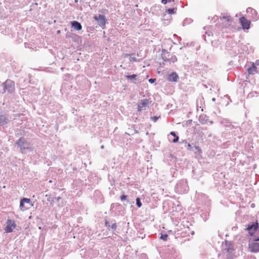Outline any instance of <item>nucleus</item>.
<instances>
[{
  "instance_id": "nucleus-1",
  "label": "nucleus",
  "mask_w": 259,
  "mask_h": 259,
  "mask_svg": "<svg viewBox=\"0 0 259 259\" xmlns=\"http://www.w3.org/2000/svg\"><path fill=\"white\" fill-rule=\"evenodd\" d=\"M6 226L5 228V231L7 233L12 232L17 227L16 222L14 220L8 219L6 221Z\"/></svg>"
},
{
  "instance_id": "nucleus-2",
  "label": "nucleus",
  "mask_w": 259,
  "mask_h": 259,
  "mask_svg": "<svg viewBox=\"0 0 259 259\" xmlns=\"http://www.w3.org/2000/svg\"><path fill=\"white\" fill-rule=\"evenodd\" d=\"M4 93L8 92L11 94L15 91V83L11 80H7L4 84Z\"/></svg>"
},
{
  "instance_id": "nucleus-3",
  "label": "nucleus",
  "mask_w": 259,
  "mask_h": 259,
  "mask_svg": "<svg viewBox=\"0 0 259 259\" xmlns=\"http://www.w3.org/2000/svg\"><path fill=\"white\" fill-rule=\"evenodd\" d=\"M152 101L150 99H144L141 100L138 104V111L139 112L146 109L150 104H151Z\"/></svg>"
},
{
  "instance_id": "nucleus-4",
  "label": "nucleus",
  "mask_w": 259,
  "mask_h": 259,
  "mask_svg": "<svg viewBox=\"0 0 259 259\" xmlns=\"http://www.w3.org/2000/svg\"><path fill=\"white\" fill-rule=\"evenodd\" d=\"M255 242H253L249 245V249L251 252H256L259 251V243L257 241H259V237H257Z\"/></svg>"
},
{
  "instance_id": "nucleus-5",
  "label": "nucleus",
  "mask_w": 259,
  "mask_h": 259,
  "mask_svg": "<svg viewBox=\"0 0 259 259\" xmlns=\"http://www.w3.org/2000/svg\"><path fill=\"white\" fill-rule=\"evenodd\" d=\"M239 22L243 29H248L250 28V21L245 17H242L239 19Z\"/></svg>"
},
{
  "instance_id": "nucleus-6",
  "label": "nucleus",
  "mask_w": 259,
  "mask_h": 259,
  "mask_svg": "<svg viewBox=\"0 0 259 259\" xmlns=\"http://www.w3.org/2000/svg\"><path fill=\"white\" fill-rule=\"evenodd\" d=\"M94 18L97 20L98 22L99 25L104 28L106 24V19L104 16L102 15H99V16H94Z\"/></svg>"
},
{
  "instance_id": "nucleus-7",
  "label": "nucleus",
  "mask_w": 259,
  "mask_h": 259,
  "mask_svg": "<svg viewBox=\"0 0 259 259\" xmlns=\"http://www.w3.org/2000/svg\"><path fill=\"white\" fill-rule=\"evenodd\" d=\"M179 79V76L176 72H172L167 76V80L169 81L177 82Z\"/></svg>"
},
{
  "instance_id": "nucleus-8",
  "label": "nucleus",
  "mask_w": 259,
  "mask_h": 259,
  "mask_svg": "<svg viewBox=\"0 0 259 259\" xmlns=\"http://www.w3.org/2000/svg\"><path fill=\"white\" fill-rule=\"evenodd\" d=\"M30 203V200L29 198H24L22 199L20 201V208L22 211H24L27 209V207L24 206L25 203L29 204Z\"/></svg>"
},
{
  "instance_id": "nucleus-9",
  "label": "nucleus",
  "mask_w": 259,
  "mask_h": 259,
  "mask_svg": "<svg viewBox=\"0 0 259 259\" xmlns=\"http://www.w3.org/2000/svg\"><path fill=\"white\" fill-rule=\"evenodd\" d=\"M71 26L72 27L76 30H80L82 28L81 25L76 21H72L71 22Z\"/></svg>"
},
{
  "instance_id": "nucleus-10",
  "label": "nucleus",
  "mask_w": 259,
  "mask_h": 259,
  "mask_svg": "<svg viewBox=\"0 0 259 259\" xmlns=\"http://www.w3.org/2000/svg\"><path fill=\"white\" fill-rule=\"evenodd\" d=\"M198 118L200 122L202 124L206 123L208 120L206 114H200Z\"/></svg>"
},
{
  "instance_id": "nucleus-11",
  "label": "nucleus",
  "mask_w": 259,
  "mask_h": 259,
  "mask_svg": "<svg viewBox=\"0 0 259 259\" xmlns=\"http://www.w3.org/2000/svg\"><path fill=\"white\" fill-rule=\"evenodd\" d=\"M248 74H254L257 72L256 67L254 63H252V65L247 70Z\"/></svg>"
},
{
  "instance_id": "nucleus-12",
  "label": "nucleus",
  "mask_w": 259,
  "mask_h": 259,
  "mask_svg": "<svg viewBox=\"0 0 259 259\" xmlns=\"http://www.w3.org/2000/svg\"><path fill=\"white\" fill-rule=\"evenodd\" d=\"M258 228V223L256 222L255 224H252L251 225H248L247 230L248 231H251L252 230L253 232L251 233L252 234L255 232V231L257 230Z\"/></svg>"
},
{
  "instance_id": "nucleus-13",
  "label": "nucleus",
  "mask_w": 259,
  "mask_h": 259,
  "mask_svg": "<svg viewBox=\"0 0 259 259\" xmlns=\"http://www.w3.org/2000/svg\"><path fill=\"white\" fill-rule=\"evenodd\" d=\"M220 19L224 21V22H230L232 21L231 17L228 15L220 17Z\"/></svg>"
},
{
  "instance_id": "nucleus-14",
  "label": "nucleus",
  "mask_w": 259,
  "mask_h": 259,
  "mask_svg": "<svg viewBox=\"0 0 259 259\" xmlns=\"http://www.w3.org/2000/svg\"><path fill=\"white\" fill-rule=\"evenodd\" d=\"M25 141L23 139H20L16 143V144L22 149L23 146H24Z\"/></svg>"
},
{
  "instance_id": "nucleus-15",
  "label": "nucleus",
  "mask_w": 259,
  "mask_h": 259,
  "mask_svg": "<svg viewBox=\"0 0 259 259\" xmlns=\"http://www.w3.org/2000/svg\"><path fill=\"white\" fill-rule=\"evenodd\" d=\"M0 122L3 124L7 123V118L4 115L0 114Z\"/></svg>"
},
{
  "instance_id": "nucleus-16",
  "label": "nucleus",
  "mask_w": 259,
  "mask_h": 259,
  "mask_svg": "<svg viewBox=\"0 0 259 259\" xmlns=\"http://www.w3.org/2000/svg\"><path fill=\"white\" fill-rule=\"evenodd\" d=\"M194 148H195V150H196V151H195V153L198 152L199 154L202 153V150L200 149V148L199 147L195 146L194 147Z\"/></svg>"
},
{
  "instance_id": "nucleus-17",
  "label": "nucleus",
  "mask_w": 259,
  "mask_h": 259,
  "mask_svg": "<svg viewBox=\"0 0 259 259\" xmlns=\"http://www.w3.org/2000/svg\"><path fill=\"white\" fill-rule=\"evenodd\" d=\"M136 77H137V75H136V74L129 75H126L125 76V77L128 79H135Z\"/></svg>"
},
{
  "instance_id": "nucleus-18",
  "label": "nucleus",
  "mask_w": 259,
  "mask_h": 259,
  "mask_svg": "<svg viewBox=\"0 0 259 259\" xmlns=\"http://www.w3.org/2000/svg\"><path fill=\"white\" fill-rule=\"evenodd\" d=\"M166 11L169 14H174L175 13V9H168L166 10Z\"/></svg>"
},
{
  "instance_id": "nucleus-19",
  "label": "nucleus",
  "mask_w": 259,
  "mask_h": 259,
  "mask_svg": "<svg viewBox=\"0 0 259 259\" xmlns=\"http://www.w3.org/2000/svg\"><path fill=\"white\" fill-rule=\"evenodd\" d=\"M136 204L138 207H141L142 206V203L140 201V199L139 198H137L136 199Z\"/></svg>"
},
{
  "instance_id": "nucleus-20",
  "label": "nucleus",
  "mask_w": 259,
  "mask_h": 259,
  "mask_svg": "<svg viewBox=\"0 0 259 259\" xmlns=\"http://www.w3.org/2000/svg\"><path fill=\"white\" fill-rule=\"evenodd\" d=\"M168 235L167 234L161 235L160 238L164 241H166L167 239Z\"/></svg>"
},
{
  "instance_id": "nucleus-21",
  "label": "nucleus",
  "mask_w": 259,
  "mask_h": 259,
  "mask_svg": "<svg viewBox=\"0 0 259 259\" xmlns=\"http://www.w3.org/2000/svg\"><path fill=\"white\" fill-rule=\"evenodd\" d=\"M160 117V116H155L153 117H151V119L154 121V122H156L158 119H159V118Z\"/></svg>"
},
{
  "instance_id": "nucleus-22",
  "label": "nucleus",
  "mask_w": 259,
  "mask_h": 259,
  "mask_svg": "<svg viewBox=\"0 0 259 259\" xmlns=\"http://www.w3.org/2000/svg\"><path fill=\"white\" fill-rule=\"evenodd\" d=\"M120 199L121 201L126 200L127 199V196L125 195H123L120 196Z\"/></svg>"
},
{
  "instance_id": "nucleus-23",
  "label": "nucleus",
  "mask_w": 259,
  "mask_h": 259,
  "mask_svg": "<svg viewBox=\"0 0 259 259\" xmlns=\"http://www.w3.org/2000/svg\"><path fill=\"white\" fill-rule=\"evenodd\" d=\"M179 139V137L177 136L176 137H174V139L172 140V142L173 143H176L178 141Z\"/></svg>"
},
{
  "instance_id": "nucleus-24",
  "label": "nucleus",
  "mask_w": 259,
  "mask_h": 259,
  "mask_svg": "<svg viewBox=\"0 0 259 259\" xmlns=\"http://www.w3.org/2000/svg\"><path fill=\"white\" fill-rule=\"evenodd\" d=\"M156 81L155 78H150L149 79V82L151 83H154Z\"/></svg>"
},
{
  "instance_id": "nucleus-25",
  "label": "nucleus",
  "mask_w": 259,
  "mask_h": 259,
  "mask_svg": "<svg viewBox=\"0 0 259 259\" xmlns=\"http://www.w3.org/2000/svg\"><path fill=\"white\" fill-rule=\"evenodd\" d=\"M170 0H168V2H170ZM168 2L167 0H161V3L163 4H166L167 2Z\"/></svg>"
},
{
  "instance_id": "nucleus-26",
  "label": "nucleus",
  "mask_w": 259,
  "mask_h": 259,
  "mask_svg": "<svg viewBox=\"0 0 259 259\" xmlns=\"http://www.w3.org/2000/svg\"><path fill=\"white\" fill-rule=\"evenodd\" d=\"M170 134L171 135H172V136H174V137H177V136L176 135V133L174 132H171L170 133Z\"/></svg>"
},
{
  "instance_id": "nucleus-27",
  "label": "nucleus",
  "mask_w": 259,
  "mask_h": 259,
  "mask_svg": "<svg viewBox=\"0 0 259 259\" xmlns=\"http://www.w3.org/2000/svg\"><path fill=\"white\" fill-rule=\"evenodd\" d=\"M255 66H259V60H257L255 61V62L254 63Z\"/></svg>"
},
{
  "instance_id": "nucleus-28",
  "label": "nucleus",
  "mask_w": 259,
  "mask_h": 259,
  "mask_svg": "<svg viewBox=\"0 0 259 259\" xmlns=\"http://www.w3.org/2000/svg\"><path fill=\"white\" fill-rule=\"evenodd\" d=\"M188 149H189V150H193V149H192V148H193L192 147L191 145L190 144H189L188 145Z\"/></svg>"
},
{
  "instance_id": "nucleus-29",
  "label": "nucleus",
  "mask_w": 259,
  "mask_h": 259,
  "mask_svg": "<svg viewBox=\"0 0 259 259\" xmlns=\"http://www.w3.org/2000/svg\"><path fill=\"white\" fill-rule=\"evenodd\" d=\"M116 225H115V224H114V225H112V228H116Z\"/></svg>"
},
{
  "instance_id": "nucleus-30",
  "label": "nucleus",
  "mask_w": 259,
  "mask_h": 259,
  "mask_svg": "<svg viewBox=\"0 0 259 259\" xmlns=\"http://www.w3.org/2000/svg\"><path fill=\"white\" fill-rule=\"evenodd\" d=\"M124 56H125V57H128V56H130V55L126 54L124 55Z\"/></svg>"
},
{
  "instance_id": "nucleus-31",
  "label": "nucleus",
  "mask_w": 259,
  "mask_h": 259,
  "mask_svg": "<svg viewBox=\"0 0 259 259\" xmlns=\"http://www.w3.org/2000/svg\"><path fill=\"white\" fill-rule=\"evenodd\" d=\"M61 198L60 197H58L57 200H59Z\"/></svg>"
}]
</instances>
